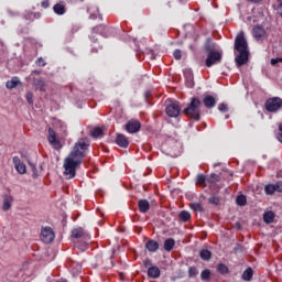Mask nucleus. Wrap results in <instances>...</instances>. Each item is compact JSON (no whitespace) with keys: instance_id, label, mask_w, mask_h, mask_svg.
I'll return each mask as SVG.
<instances>
[{"instance_id":"18","label":"nucleus","mask_w":282,"mask_h":282,"mask_svg":"<svg viewBox=\"0 0 282 282\" xmlns=\"http://www.w3.org/2000/svg\"><path fill=\"white\" fill-rule=\"evenodd\" d=\"M145 248L149 252H158L160 250V243L151 239L145 243Z\"/></svg>"},{"instance_id":"16","label":"nucleus","mask_w":282,"mask_h":282,"mask_svg":"<svg viewBox=\"0 0 282 282\" xmlns=\"http://www.w3.org/2000/svg\"><path fill=\"white\" fill-rule=\"evenodd\" d=\"M116 143L118 144V147L127 149V147H129V139L124 134H118L116 138Z\"/></svg>"},{"instance_id":"56","label":"nucleus","mask_w":282,"mask_h":282,"mask_svg":"<svg viewBox=\"0 0 282 282\" xmlns=\"http://www.w3.org/2000/svg\"><path fill=\"white\" fill-rule=\"evenodd\" d=\"M88 12H91V9H88Z\"/></svg>"},{"instance_id":"34","label":"nucleus","mask_w":282,"mask_h":282,"mask_svg":"<svg viewBox=\"0 0 282 282\" xmlns=\"http://www.w3.org/2000/svg\"><path fill=\"white\" fill-rule=\"evenodd\" d=\"M221 177L219 176V174H210L208 177H207V182L208 184H217V182H220Z\"/></svg>"},{"instance_id":"1","label":"nucleus","mask_w":282,"mask_h":282,"mask_svg":"<svg viewBox=\"0 0 282 282\" xmlns=\"http://www.w3.org/2000/svg\"><path fill=\"white\" fill-rule=\"evenodd\" d=\"M89 149V141L80 139L75 143L73 151L64 159V175L66 180H74L76 177V170L83 164V158H85V151Z\"/></svg>"},{"instance_id":"19","label":"nucleus","mask_w":282,"mask_h":282,"mask_svg":"<svg viewBox=\"0 0 282 282\" xmlns=\"http://www.w3.org/2000/svg\"><path fill=\"white\" fill-rule=\"evenodd\" d=\"M138 208L140 213H147L148 210L151 209V204L147 199H140L138 202Z\"/></svg>"},{"instance_id":"50","label":"nucleus","mask_w":282,"mask_h":282,"mask_svg":"<svg viewBox=\"0 0 282 282\" xmlns=\"http://www.w3.org/2000/svg\"><path fill=\"white\" fill-rule=\"evenodd\" d=\"M32 74H36V76H41V70L39 69L32 70Z\"/></svg>"},{"instance_id":"3","label":"nucleus","mask_w":282,"mask_h":282,"mask_svg":"<svg viewBox=\"0 0 282 282\" xmlns=\"http://www.w3.org/2000/svg\"><path fill=\"white\" fill-rule=\"evenodd\" d=\"M183 113L187 116V118H192V120L198 122L202 116V100L197 97H193L188 106L183 110Z\"/></svg>"},{"instance_id":"2","label":"nucleus","mask_w":282,"mask_h":282,"mask_svg":"<svg viewBox=\"0 0 282 282\" xmlns=\"http://www.w3.org/2000/svg\"><path fill=\"white\" fill-rule=\"evenodd\" d=\"M234 50L236 56V66L243 67V65H248V61L250 58V51H248V40H246L243 31L236 35Z\"/></svg>"},{"instance_id":"42","label":"nucleus","mask_w":282,"mask_h":282,"mask_svg":"<svg viewBox=\"0 0 282 282\" xmlns=\"http://www.w3.org/2000/svg\"><path fill=\"white\" fill-rule=\"evenodd\" d=\"M173 56L176 61H182V51L180 48H176L174 52H173Z\"/></svg>"},{"instance_id":"29","label":"nucleus","mask_w":282,"mask_h":282,"mask_svg":"<svg viewBox=\"0 0 282 282\" xmlns=\"http://www.w3.org/2000/svg\"><path fill=\"white\" fill-rule=\"evenodd\" d=\"M216 270L218 274H228V272H230V269H228V265L224 263H218L216 267Z\"/></svg>"},{"instance_id":"55","label":"nucleus","mask_w":282,"mask_h":282,"mask_svg":"<svg viewBox=\"0 0 282 282\" xmlns=\"http://www.w3.org/2000/svg\"><path fill=\"white\" fill-rule=\"evenodd\" d=\"M101 256H97V259H100Z\"/></svg>"},{"instance_id":"49","label":"nucleus","mask_w":282,"mask_h":282,"mask_svg":"<svg viewBox=\"0 0 282 282\" xmlns=\"http://www.w3.org/2000/svg\"><path fill=\"white\" fill-rule=\"evenodd\" d=\"M276 140H279L281 142V144H282V133H278L276 134Z\"/></svg>"},{"instance_id":"51","label":"nucleus","mask_w":282,"mask_h":282,"mask_svg":"<svg viewBox=\"0 0 282 282\" xmlns=\"http://www.w3.org/2000/svg\"><path fill=\"white\" fill-rule=\"evenodd\" d=\"M250 1L251 3H260V1H263V0H248Z\"/></svg>"},{"instance_id":"38","label":"nucleus","mask_w":282,"mask_h":282,"mask_svg":"<svg viewBox=\"0 0 282 282\" xmlns=\"http://www.w3.org/2000/svg\"><path fill=\"white\" fill-rule=\"evenodd\" d=\"M199 274V271H197V267H189L188 268V276L189 279H195Z\"/></svg>"},{"instance_id":"7","label":"nucleus","mask_w":282,"mask_h":282,"mask_svg":"<svg viewBox=\"0 0 282 282\" xmlns=\"http://www.w3.org/2000/svg\"><path fill=\"white\" fill-rule=\"evenodd\" d=\"M47 140L50 144L55 149L56 151L63 149V144H61V140L56 137V131L54 129L48 128V137Z\"/></svg>"},{"instance_id":"35","label":"nucleus","mask_w":282,"mask_h":282,"mask_svg":"<svg viewBox=\"0 0 282 282\" xmlns=\"http://www.w3.org/2000/svg\"><path fill=\"white\" fill-rule=\"evenodd\" d=\"M264 193L265 195H274L276 193L274 188V184H267L264 186Z\"/></svg>"},{"instance_id":"12","label":"nucleus","mask_w":282,"mask_h":282,"mask_svg":"<svg viewBox=\"0 0 282 282\" xmlns=\"http://www.w3.org/2000/svg\"><path fill=\"white\" fill-rule=\"evenodd\" d=\"M13 164L20 175H24V173H26L28 169L25 167V164L21 162V159L19 156H13Z\"/></svg>"},{"instance_id":"48","label":"nucleus","mask_w":282,"mask_h":282,"mask_svg":"<svg viewBox=\"0 0 282 282\" xmlns=\"http://www.w3.org/2000/svg\"><path fill=\"white\" fill-rule=\"evenodd\" d=\"M143 263L145 268H149V265H151V260L147 259L143 261Z\"/></svg>"},{"instance_id":"54","label":"nucleus","mask_w":282,"mask_h":282,"mask_svg":"<svg viewBox=\"0 0 282 282\" xmlns=\"http://www.w3.org/2000/svg\"><path fill=\"white\" fill-rule=\"evenodd\" d=\"M90 18L91 19H96V14H90Z\"/></svg>"},{"instance_id":"9","label":"nucleus","mask_w":282,"mask_h":282,"mask_svg":"<svg viewBox=\"0 0 282 282\" xmlns=\"http://www.w3.org/2000/svg\"><path fill=\"white\" fill-rule=\"evenodd\" d=\"M142 129V123L139 120H130L126 123V131L128 133H138Z\"/></svg>"},{"instance_id":"53","label":"nucleus","mask_w":282,"mask_h":282,"mask_svg":"<svg viewBox=\"0 0 282 282\" xmlns=\"http://www.w3.org/2000/svg\"><path fill=\"white\" fill-rule=\"evenodd\" d=\"M279 131L282 133V123L279 124Z\"/></svg>"},{"instance_id":"23","label":"nucleus","mask_w":282,"mask_h":282,"mask_svg":"<svg viewBox=\"0 0 282 282\" xmlns=\"http://www.w3.org/2000/svg\"><path fill=\"white\" fill-rule=\"evenodd\" d=\"M163 248L166 252H171L175 248V239L167 238L164 240Z\"/></svg>"},{"instance_id":"46","label":"nucleus","mask_w":282,"mask_h":282,"mask_svg":"<svg viewBox=\"0 0 282 282\" xmlns=\"http://www.w3.org/2000/svg\"><path fill=\"white\" fill-rule=\"evenodd\" d=\"M41 8H43L44 10H47V8H50V0H42Z\"/></svg>"},{"instance_id":"10","label":"nucleus","mask_w":282,"mask_h":282,"mask_svg":"<svg viewBox=\"0 0 282 282\" xmlns=\"http://www.w3.org/2000/svg\"><path fill=\"white\" fill-rule=\"evenodd\" d=\"M53 12L54 14H57V17H63L67 13V7L65 6V2L59 1L53 6Z\"/></svg>"},{"instance_id":"30","label":"nucleus","mask_w":282,"mask_h":282,"mask_svg":"<svg viewBox=\"0 0 282 282\" xmlns=\"http://www.w3.org/2000/svg\"><path fill=\"white\" fill-rule=\"evenodd\" d=\"M180 221L186 224V221H191V213L183 210L178 214Z\"/></svg>"},{"instance_id":"25","label":"nucleus","mask_w":282,"mask_h":282,"mask_svg":"<svg viewBox=\"0 0 282 282\" xmlns=\"http://www.w3.org/2000/svg\"><path fill=\"white\" fill-rule=\"evenodd\" d=\"M252 276H254V271L249 267L242 273V281H252Z\"/></svg>"},{"instance_id":"47","label":"nucleus","mask_w":282,"mask_h":282,"mask_svg":"<svg viewBox=\"0 0 282 282\" xmlns=\"http://www.w3.org/2000/svg\"><path fill=\"white\" fill-rule=\"evenodd\" d=\"M279 63H282V57H276L271 59V65L276 66Z\"/></svg>"},{"instance_id":"26","label":"nucleus","mask_w":282,"mask_h":282,"mask_svg":"<svg viewBox=\"0 0 282 282\" xmlns=\"http://www.w3.org/2000/svg\"><path fill=\"white\" fill-rule=\"evenodd\" d=\"M199 258L203 261H208L209 259H213V252H210V250H208V249H202L199 251Z\"/></svg>"},{"instance_id":"31","label":"nucleus","mask_w":282,"mask_h":282,"mask_svg":"<svg viewBox=\"0 0 282 282\" xmlns=\"http://www.w3.org/2000/svg\"><path fill=\"white\" fill-rule=\"evenodd\" d=\"M90 135L91 138H102L104 132H102V128L100 127H96L90 131Z\"/></svg>"},{"instance_id":"44","label":"nucleus","mask_w":282,"mask_h":282,"mask_svg":"<svg viewBox=\"0 0 282 282\" xmlns=\"http://www.w3.org/2000/svg\"><path fill=\"white\" fill-rule=\"evenodd\" d=\"M273 186L275 188V193H282V181L276 182Z\"/></svg>"},{"instance_id":"8","label":"nucleus","mask_w":282,"mask_h":282,"mask_svg":"<svg viewBox=\"0 0 282 282\" xmlns=\"http://www.w3.org/2000/svg\"><path fill=\"white\" fill-rule=\"evenodd\" d=\"M180 111H182V108H180L178 101H173L172 104L167 105L165 109V113H167L170 118H177V116H180Z\"/></svg>"},{"instance_id":"41","label":"nucleus","mask_w":282,"mask_h":282,"mask_svg":"<svg viewBox=\"0 0 282 282\" xmlns=\"http://www.w3.org/2000/svg\"><path fill=\"white\" fill-rule=\"evenodd\" d=\"M26 101H28L30 105H34V94H32V91H28V93H26Z\"/></svg>"},{"instance_id":"22","label":"nucleus","mask_w":282,"mask_h":282,"mask_svg":"<svg viewBox=\"0 0 282 282\" xmlns=\"http://www.w3.org/2000/svg\"><path fill=\"white\" fill-rule=\"evenodd\" d=\"M19 85H21L19 77H12L11 80L6 83L7 89H15V87H19Z\"/></svg>"},{"instance_id":"28","label":"nucleus","mask_w":282,"mask_h":282,"mask_svg":"<svg viewBox=\"0 0 282 282\" xmlns=\"http://www.w3.org/2000/svg\"><path fill=\"white\" fill-rule=\"evenodd\" d=\"M264 224H272L274 221V212H265L263 214Z\"/></svg>"},{"instance_id":"45","label":"nucleus","mask_w":282,"mask_h":282,"mask_svg":"<svg viewBox=\"0 0 282 282\" xmlns=\"http://www.w3.org/2000/svg\"><path fill=\"white\" fill-rule=\"evenodd\" d=\"M218 109H219V111H221L223 113H226V112H228V105L227 104H220L219 106H218Z\"/></svg>"},{"instance_id":"20","label":"nucleus","mask_w":282,"mask_h":282,"mask_svg":"<svg viewBox=\"0 0 282 282\" xmlns=\"http://www.w3.org/2000/svg\"><path fill=\"white\" fill-rule=\"evenodd\" d=\"M13 198L11 195L6 194L3 196L2 210L8 212L9 208H12Z\"/></svg>"},{"instance_id":"27","label":"nucleus","mask_w":282,"mask_h":282,"mask_svg":"<svg viewBox=\"0 0 282 282\" xmlns=\"http://www.w3.org/2000/svg\"><path fill=\"white\" fill-rule=\"evenodd\" d=\"M206 182H208V177H206V175L204 174H198L196 176V185L197 186H203L205 187L206 186Z\"/></svg>"},{"instance_id":"52","label":"nucleus","mask_w":282,"mask_h":282,"mask_svg":"<svg viewBox=\"0 0 282 282\" xmlns=\"http://www.w3.org/2000/svg\"><path fill=\"white\" fill-rule=\"evenodd\" d=\"M30 164V166H31V169L33 170V171H36V165H34V164H32V163H29Z\"/></svg>"},{"instance_id":"6","label":"nucleus","mask_w":282,"mask_h":282,"mask_svg":"<svg viewBox=\"0 0 282 282\" xmlns=\"http://www.w3.org/2000/svg\"><path fill=\"white\" fill-rule=\"evenodd\" d=\"M56 238L54 230L51 227H44L41 231V241L43 243H52Z\"/></svg>"},{"instance_id":"39","label":"nucleus","mask_w":282,"mask_h":282,"mask_svg":"<svg viewBox=\"0 0 282 282\" xmlns=\"http://www.w3.org/2000/svg\"><path fill=\"white\" fill-rule=\"evenodd\" d=\"M208 202L214 206H219V204H221V198H219V196H212L209 197Z\"/></svg>"},{"instance_id":"37","label":"nucleus","mask_w":282,"mask_h":282,"mask_svg":"<svg viewBox=\"0 0 282 282\" xmlns=\"http://www.w3.org/2000/svg\"><path fill=\"white\" fill-rule=\"evenodd\" d=\"M200 279L202 281H210V270L209 269L203 270L200 273Z\"/></svg>"},{"instance_id":"4","label":"nucleus","mask_w":282,"mask_h":282,"mask_svg":"<svg viewBox=\"0 0 282 282\" xmlns=\"http://www.w3.org/2000/svg\"><path fill=\"white\" fill-rule=\"evenodd\" d=\"M264 109L269 113H278L282 109V98L281 97H270L264 102Z\"/></svg>"},{"instance_id":"40","label":"nucleus","mask_w":282,"mask_h":282,"mask_svg":"<svg viewBox=\"0 0 282 282\" xmlns=\"http://www.w3.org/2000/svg\"><path fill=\"white\" fill-rule=\"evenodd\" d=\"M192 209H194L195 213H203L204 212V207L199 203H193L192 204Z\"/></svg>"},{"instance_id":"36","label":"nucleus","mask_w":282,"mask_h":282,"mask_svg":"<svg viewBox=\"0 0 282 282\" xmlns=\"http://www.w3.org/2000/svg\"><path fill=\"white\" fill-rule=\"evenodd\" d=\"M273 8L276 14H279V17L282 19V0H276V3L273 4Z\"/></svg>"},{"instance_id":"21","label":"nucleus","mask_w":282,"mask_h":282,"mask_svg":"<svg viewBox=\"0 0 282 282\" xmlns=\"http://www.w3.org/2000/svg\"><path fill=\"white\" fill-rule=\"evenodd\" d=\"M41 17H43V14L41 12H26L24 14L25 21H36V20L41 19Z\"/></svg>"},{"instance_id":"15","label":"nucleus","mask_w":282,"mask_h":282,"mask_svg":"<svg viewBox=\"0 0 282 282\" xmlns=\"http://www.w3.org/2000/svg\"><path fill=\"white\" fill-rule=\"evenodd\" d=\"M33 86L37 91H47V84L39 78H33Z\"/></svg>"},{"instance_id":"13","label":"nucleus","mask_w":282,"mask_h":282,"mask_svg":"<svg viewBox=\"0 0 282 282\" xmlns=\"http://www.w3.org/2000/svg\"><path fill=\"white\" fill-rule=\"evenodd\" d=\"M185 85L188 89H193L195 87V82L193 80V72L191 69L184 70Z\"/></svg>"},{"instance_id":"5","label":"nucleus","mask_w":282,"mask_h":282,"mask_svg":"<svg viewBox=\"0 0 282 282\" xmlns=\"http://www.w3.org/2000/svg\"><path fill=\"white\" fill-rule=\"evenodd\" d=\"M223 58L221 52L214 51L207 54V58L205 59L206 67H213V65H217Z\"/></svg>"},{"instance_id":"24","label":"nucleus","mask_w":282,"mask_h":282,"mask_svg":"<svg viewBox=\"0 0 282 282\" xmlns=\"http://www.w3.org/2000/svg\"><path fill=\"white\" fill-rule=\"evenodd\" d=\"M160 274H161V271H160V268L158 267H150L148 269V276L150 279H159Z\"/></svg>"},{"instance_id":"43","label":"nucleus","mask_w":282,"mask_h":282,"mask_svg":"<svg viewBox=\"0 0 282 282\" xmlns=\"http://www.w3.org/2000/svg\"><path fill=\"white\" fill-rule=\"evenodd\" d=\"M35 65H37V67H45L47 63L45 62V59H43V57H40L35 61Z\"/></svg>"},{"instance_id":"17","label":"nucleus","mask_w":282,"mask_h":282,"mask_svg":"<svg viewBox=\"0 0 282 282\" xmlns=\"http://www.w3.org/2000/svg\"><path fill=\"white\" fill-rule=\"evenodd\" d=\"M203 50H204V52H206V54H210V52H217V51H215V43H213V37H208L205 41Z\"/></svg>"},{"instance_id":"14","label":"nucleus","mask_w":282,"mask_h":282,"mask_svg":"<svg viewBox=\"0 0 282 282\" xmlns=\"http://www.w3.org/2000/svg\"><path fill=\"white\" fill-rule=\"evenodd\" d=\"M203 104L207 109H213L217 105V99H215L212 95H206L203 98Z\"/></svg>"},{"instance_id":"32","label":"nucleus","mask_w":282,"mask_h":282,"mask_svg":"<svg viewBox=\"0 0 282 282\" xmlns=\"http://www.w3.org/2000/svg\"><path fill=\"white\" fill-rule=\"evenodd\" d=\"M236 204L237 206H246V204H248V198L246 195L240 194L236 197Z\"/></svg>"},{"instance_id":"33","label":"nucleus","mask_w":282,"mask_h":282,"mask_svg":"<svg viewBox=\"0 0 282 282\" xmlns=\"http://www.w3.org/2000/svg\"><path fill=\"white\" fill-rule=\"evenodd\" d=\"M84 235L85 231L80 227L72 230V237H74V239H80Z\"/></svg>"},{"instance_id":"11","label":"nucleus","mask_w":282,"mask_h":282,"mask_svg":"<svg viewBox=\"0 0 282 282\" xmlns=\"http://www.w3.org/2000/svg\"><path fill=\"white\" fill-rule=\"evenodd\" d=\"M252 34L256 41H261L265 36V29L261 25H256L252 29Z\"/></svg>"}]
</instances>
